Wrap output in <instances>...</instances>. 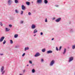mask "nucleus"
Listing matches in <instances>:
<instances>
[{"mask_svg": "<svg viewBox=\"0 0 75 75\" xmlns=\"http://www.w3.org/2000/svg\"><path fill=\"white\" fill-rule=\"evenodd\" d=\"M4 67H2L1 69V72H2V74H4L5 72V71H4Z\"/></svg>", "mask_w": 75, "mask_h": 75, "instance_id": "f257e3e1", "label": "nucleus"}, {"mask_svg": "<svg viewBox=\"0 0 75 75\" xmlns=\"http://www.w3.org/2000/svg\"><path fill=\"white\" fill-rule=\"evenodd\" d=\"M12 3H13V1L11 0H8L7 1L8 4L9 5H11Z\"/></svg>", "mask_w": 75, "mask_h": 75, "instance_id": "f03ea898", "label": "nucleus"}, {"mask_svg": "<svg viewBox=\"0 0 75 75\" xmlns=\"http://www.w3.org/2000/svg\"><path fill=\"white\" fill-rule=\"evenodd\" d=\"M54 63H55V61L54 60H52L50 63V66H52L54 64Z\"/></svg>", "mask_w": 75, "mask_h": 75, "instance_id": "7ed1b4c3", "label": "nucleus"}, {"mask_svg": "<svg viewBox=\"0 0 75 75\" xmlns=\"http://www.w3.org/2000/svg\"><path fill=\"white\" fill-rule=\"evenodd\" d=\"M74 59V57H70L69 58V62H71Z\"/></svg>", "mask_w": 75, "mask_h": 75, "instance_id": "20e7f679", "label": "nucleus"}, {"mask_svg": "<svg viewBox=\"0 0 75 75\" xmlns=\"http://www.w3.org/2000/svg\"><path fill=\"white\" fill-rule=\"evenodd\" d=\"M61 18H58L55 21L56 22H57V23L58 22H59L60 21H61Z\"/></svg>", "mask_w": 75, "mask_h": 75, "instance_id": "39448f33", "label": "nucleus"}, {"mask_svg": "<svg viewBox=\"0 0 75 75\" xmlns=\"http://www.w3.org/2000/svg\"><path fill=\"white\" fill-rule=\"evenodd\" d=\"M52 51L51 50H49L47 51V54H52Z\"/></svg>", "mask_w": 75, "mask_h": 75, "instance_id": "423d86ee", "label": "nucleus"}, {"mask_svg": "<svg viewBox=\"0 0 75 75\" xmlns=\"http://www.w3.org/2000/svg\"><path fill=\"white\" fill-rule=\"evenodd\" d=\"M40 54L39 53L37 52L35 55V57H38V56H40Z\"/></svg>", "mask_w": 75, "mask_h": 75, "instance_id": "0eeeda50", "label": "nucleus"}, {"mask_svg": "<svg viewBox=\"0 0 75 75\" xmlns=\"http://www.w3.org/2000/svg\"><path fill=\"white\" fill-rule=\"evenodd\" d=\"M5 38L4 36H3L0 39V42H2L3 41V40Z\"/></svg>", "mask_w": 75, "mask_h": 75, "instance_id": "6e6552de", "label": "nucleus"}, {"mask_svg": "<svg viewBox=\"0 0 75 75\" xmlns=\"http://www.w3.org/2000/svg\"><path fill=\"white\" fill-rule=\"evenodd\" d=\"M36 27L35 26V25L34 24H32L31 26V28L32 29H34V28H35Z\"/></svg>", "mask_w": 75, "mask_h": 75, "instance_id": "1a4fd4ad", "label": "nucleus"}, {"mask_svg": "<svg viewBox=\"0 0 75 75\" xmlns=\"http://www.w3.org/2000/svg\"><path fill=\"white\" fill-rule=\"evenodd\" d=\"M21 8L22 10H24L25 9V7L23 5H22Z\"/></svg>", "mask_w": 75, "mask_h": 75, "instance_id": "9d476101", "label": "nucleus"}, {"mask_svg": "<svg viewBox=\"0 0 75 75\" xmlns=\"http://www.w3.org/2000/svg\"><path fill=\"white\" fill-rule=\"evenodd\" d=\"M37 3H42V0H37Z\"/></svg>", "mask_w": 75, "mask_h": 75, "instance_id": "9b49d317", "label": "nucleus"}, {"mask_svg": "<svg viewBox=\"0 0 75 75\" xmlns=\"http://www.w3.org/2000/svg\"><path fill=\"white\" fill-rule=\"evenodd\" d=\"M18 35L17 34H16L14 35V38H17L18 37Z\"/></svg>", "mask_w": 75, "mask_h": 75, "instance_id": "f8f14e48", "label": "nucleus"}, {"mask_svg": "<svg viewBox=\"0 0 75 75\" xmlns=\"http://www.w3.org/2000/svg\"><path fill=\"white\" fill-rule=\"evenodd\" d=\"M37 32H38V31L37 30V29H35L34 30L33 33H34V34H35V33H37Z\"/></svg>", "mask_w": 75, "mask_h": 75, "instance_id": "ddd939ff", "label": "nucleus"}, {"mask_svg": "<svg viewBox=\"0 0 75 75\" xmlns=\"http://www.w3.org/2000/svg\"><path fill=\"white\" fill-rule=\"evenodd\" d=\"M29 50V47H26L25 48V51H26V50Z\"/></svg>", "mask_w": 75, "mask_h": 75, "instance_id": "4468645a", "label": "nucleus"}, {"mask_svg": "<svg viewBox=\"0 0 75 75\" xmlns=\"http://www.w3.org/2000/svg\"><path fill=\"white\" fill-rule=\"evenodd\" d=\"M44 3L45 4H47L48 3V1L47 0H44Z\"/></svg>", "mask_w": 75, "mask_h": 75, "instance_id": "2eb2a0df", "label": "nucleus"}, {"mask_svg": "<svg viewBox=\"0 0 75 75\" xmlns=\"http://www.w3.org/2000/svg\"><path fill=\"white\" fill-rule=\"evenodd\" d=\"M10 29H8L7 28H6V31H10Z\"/></svg>", "mask_w": 75, "mask_h": 75, "instance_id": "dca6fc26", "label": "nucleus"}, {"mask_svg": "<svg viewBox=\"0 0 75 75\" xmlns=\"http://www.w3.org/2000/svg\"><path fill=\"white\" fill-rule=\"evenodd\" d=\"M26 3L27 5L29 6L30 5V2H26Z\"/></svg>", "mask_w": 75, "mask_h": 75, "instance_id": "f3484780", "label": "nucleus"}, {"mask_svg": "<svg viewBox=\"0 0 75 75\" xmlns=\"http://www.w3.org/2000/svg\"><path fill=\"white\" fill-rule=\"evenodd\" d=\"M32 73H34V72H35V69H33L32 70Z\"/></svg>", "mask_w": 75, "mask_h": 75, "instance_id": "a211bd4d", "label": "nucleus"}, {"mask_svg": "<svg viewBox=\"0 0 75 75\" xmlns=\"http://www.w3.org/2000/svg\"><path fill=\"white\" fill-rule=\"evenodd\" d=\"M75 45H73L72 46V49H73V50H74V49H75Z\"/></svg>", "mask_w": 75, "mask_h": 75, "instance_id": "6ab92c4d", "label": "nucleus"}, {"mask_svg": "<svg viewBox=\"0 0 75 75\" xmlns=\"http://www.w3.org/2000/svg\"><path fill=\"white\" fill-rule=\"evenodd\" d=\"M65 52H66V49H64V52H63V54H65Z\"/></svg>", "mask_w": 75, "mask_h": 75, "instance_id": "aec40b11", "label": "nucleus"}, {"mask_svg": "<svg viewBox=\"0 0 75 75\" xmlns=\"http://www.w3.org/2000/svg\"><path fill=\"white\" fill-rule=\"evenodd\" d=\"M42 52H44L45 51V48L43 49L42 50Z\"/></svg>", "mask_w": 75, "mask_h": 75, "instance_id": "412c9836", "label": "nucleus"}, {"mask_svg": "<svg viewBox=\"0 0 75 75\" xmlns=\"http://www.w3.org/2000/svg\"><path fill=\"white\" fill-rule=\"evenodd\" d=\"M15 3H18V0H15Z\"/></svg>", "mask_w": 75, "mask_h": 75, "instance_id": "4be33fe9", "label": "nucleus"}, {"mask_svg": "<svg viewBox=\"0 0 75 75\" xmlns=\"http://www.w3.org/2000/svg\"><path fill=\"white\" fill-rule=\"evenodd\" d=\"M10 44H13V40H10Z\"/></svg>", "mask_w": 75, "mask_h": 75, "instance_id": "5701e85b", "label": "nucleus"}, {"mask_svg": "<svg viewBox=\"0 0 75 75\" xmlns=\"http://www.w3.org/2000/svg\"><path fill=\"white\" fill-rule=\"evenodd\" d=\"M6 43V40H4L3 42V44H5Z\"/></svg>", "mask_w": 75, "mask_h": 75, "instance_id": "b1692460", "label": "nucleus"}, {"mask_svg": "<svg viewBox=\"0 0 75 75\" xmlns=\"http://www.w3.org/2000/svg\"><path fill=\"white\" fill-rule=\"evenodd\" d=\"M70 31L71 33H72V32H73V31H74L73 30H72V29H70Z\"/></svg>", "mask_w": 75, "mask_h": 75, "instance_id": "393cba45", "label": "nucleus"}, {"mask_svg": "<svg viewBox=\"0 0 75 75\" xmlns=\"http://www.w3.org/2000/svg\"><path fill=\"white\" fill-rule=\"evenodd\" d=\"M28 15H29V16H31V12H29Z\"/></svg>", "mask_w": 75, "mask_h": 75, "instance_id": "a878e982", "label": "nucleus"}, {"mask_svg": "<svg viewBox=\"0 0 75 75\" xmlns=\"http://www.w3.org/2000/svg\"><path fill=\"white\" fill-rule=\"evenodd\" d=\"M15 12L16 13H18V11L17 10H15Z\"/></svg>", "mask_w": 75, "mask_h": 75, "instance_id": "bb28decb", "label": "nucleus"}, {"mask_svg": "<svg viewBox=\"0 0 75 75\" xmlns=\"http://www.w3.org/2000/svg\"><path fill=\"white\" fill-rule=\"evenodd\" d=\"M0 25L1 26H3V24L1 22H0Z\"/></svg>", "mask_w": 75, "mask_h": 75, "instance_id": "cd10ccee", "label": "nucleus"}, {"mask_svg": "<svg viewBox=\"0 0 75 75\" xmlns=\"http://www.w3.org/2000/svg\"><path fill=\"white\" fill-rule=\"evenodd\" d=\"M29 63L30 64H33V63L31 61H29Z\"/></svg>", "mask_w": 75, "mask_h": 75, "instance_id": "c85d7f7f", "label": "nucleus"}, {"mask_svg": "<svg viewBox=\"0 0 75 75\" xmlns=\"http://www.w3.org/2000/svg\"><path fill=\"white\" fill-rule=\"evenodd\" d=\"M23 11H21V14H23Z\"/></svg>", "mask_w": 75, "mask_h": 75, "instance_id": "c756f323", "label": "nucleus"}, {"mask_svg": "<svg viewBox=\"0 0 75 75\" xmlns=\"http://www.w3.org/2000/svg\"><path fill=\"white\" fill-rule=\"evenodd\" d=\"M20 23L21 24H23V21H21L20 22Z\"/></svg>", "mask_w": 75, "mask_h": 75, "instance_id": "7c9ffc66", "label": "nucleus"}, {"mask_svg": "<svg viewBox=\"0 0 75 75\" xmlns=\"http://www.w3.org/2000/svg\"><path fill=\"white\" fill-rule=\"evenodd\" d=\"M25 55V53H24L22 55V57H24Z\"/></svg>", "mask_w": 75, "mask_h": 75, "instance_id": "2f4dec72", "label": "nucleus"}, {"mask_svg": "<svg viewBox=\"0 0 75 75\" xmlns=\"http://www.w3.org/2000/svg\"><path fill=\"white\" fill-rule=\"evenodd\" d=\"M45 23H47V18L45 19Z\"/></svg>", "mask_w": 75, "mask_h": 75, "instance_id": "473e14b6", "label": "nucleus"}, {"mask_svg": "<svg viewBox=\"0 0 75 75\" xmlns=\"http://www.w3.org/2000/svg\"><path fill=\"white\" fill-rule=\"evenodd\" d=\"M9 27H12V25H9Z\"/></svg>", "mask_w": 75, "mask_h": 75, "instance_id": "72a5a7b5", "label": "nucleus"}, {"mask_svg": "<svg viewBox=\"0 0 75 75\" xmlns=\"http://www.w3.org/2000/svg\"><path fill=\"white\" fill-rule=\"evenodd\" d=\"M56 51H58V47H56Z\"/></svg>", "mask_w": 75, "mask_h": 75, "instance_id": "f704fd0d", "label": "nucleus"}, {"mask_svg": "<svg viewBox=\"0 0 75 75\" xmlns=\"http://www.w3.org/2000/svg\"><path fill=\"white\" fill-rule=\"evenodd\" d=\"M61 48H62V47L61 46H60V47H59V50H61Z\"/></svg>", "mask_w": 75, "mask_h": 75, "instance_id": "c9c22d12", "label": "nucleus"}, {"mask_svg": "<svg viewBox=\"0 0 75 75\" xmlns=\"http://www.w3.org/2000/svg\"><path fill=\"white\" fill-rule=\"evenodd\" d=\"M43 61H44V60H43V59H42L41 60V62H43Z\"/></svg>", "mask_w": 75, "mask_h": 75, "instance_id": "e433bc0d", "label": "nucleus"}, {"mask_svg": "<svg viewBox=\"0 0 75 75\" xmlns=\"http://www.w3.org/2000/svg\"><path fill=\"white\" fill-rule=\"evenodd\" d=\"M25 70L24 69L23 70V72H25Z\"/></svg>", "mask_w": 75, "mask_h": 75, "instance_id": "4c0bfd02", "label": "nucleus"}, {"mask_svg": "<svg viewBox=\"0 0 75 75\" xmlns=\"http://www.w3.org/2000/svg\"><path fill=\"white\" fill-rule=\"evenodd\" d=\"M40 35H43V33L42 32L40 33Z\"/></svg>", "mask_w": 75, "mask_h": 75, "instance_id": "58836bf2", "label": "nucleus"}, {"mask_svg": "<svg viewBox=\"0 0 75 75\" xmlns=\"http://www.w3.org/2000/svg\"><path fill=\"white\" fill-rule=\"evenodd\" d=\"M55 7H58V6H58V5H55Z\"/></svg>", "mask_w": 75, "mask_h": 75, "instance_id": "ea45409f", "label": "nucleus"}, {"mask_svg": "<svg viewBox=\"0 0 75 75\" xmlns=\"http://www.w3.org/2000/svg\"><path fill=\"white\" fill-rule=\"evenodd\" d=\"M15 48H18V47L17 46H16L15 47Z\"/></svg>", "mask_w": 75, "mask_h": 75, "instance_id": "a19ab883", "label": "nucleus"}, {"mask_svg": "<svg viewBox=\"0 0 75 75\" xmlns=\"http://www.w3.org/2000/svg\"><path fill=\"white\" fill-rule=\"evenodd\" d=\"M0 55H3V54H0Z\"/></svg>", "mask_w": 75, "mask_h": 75, "instance_id": "79ce46f5", "label": "nucleus"}, {"mask_svg": "<svg viewBox=\"0 0 75 75\" xmlns=\"http://www.w3.org/2000/svg\"><path fill=\"white\" fill-rule=\"evenodd\" d=\"M54 40V38H53L52 39V40Z\"/></svg>", "mask_w": 75, "mask_h": 75, "instance_id": "37998d69", "label": "nucleus"}, {"mask_svg": "<svg viewBox=\"0 0 75 75\" xmlns=\"http://www.w3.org/2000/svg\"><path fill=\"white\" fill-rule=\"evenodd\" d=\"M19 75H23V74H19Z\"/></svg>", "mask_w": 75, "mask_h": 75, "instance_id": "c03bdc74", "label": "nucleus"}, {"mask_svg": "<svg viewBox=\"0 0 75 75\" xmlns=\"http://www.w3.org/2000/svg\"><path fill=\"white\" fill-rule=\"evenodd\" d=\"M35 35H34V37H35Z\"/></svg>", "mask_w": 75, "mask_h": 75, "instance_id": "a18cd8bd", "label": "nucleus"}, {"mask_svg": "<svg viewBox=\"0 0 75 75\" xmlns=\"http://www.w3.org/2000/svg\"><path fill=\"white\" fill-rule=\"evenodd\" d=\"M55 18H53V20H54V19H55Z\"/></svg>", "mask_w": 75, "mask_h": 75, "instance_id": "49530a36", "label": "nucleus"}, {"mask_svg": "<svg viewBox=\"0 0 75 75\" xmlns=\"http://www.w3.org/2000/svg\"><path fill=\"white\" fill-rule=\"evenodd\" d=\"M29 66V65H27V67H28V66Z\"/></svg>", "mask_w": 75, "mask_h": 75, "instance_id": "de8ad7c7", "label": "nucleus"}, {"mask_svg": "<svg viewBox=\"0 0 75 75\" xmlns=\"http://www.w3.org/2000/svg\"><path fill=\"white\" fill-rule=\"evenodd\" d=\"M68 48L69 49V48H70L69 47H68Z\"/></svg>", "mask_w": 75, "mask_h": 75, "instance_id": "09e8293b", "label": "nucleus"}, {"mask_svg": "<svg viewBox=\"0 0 75 75\" xmlns=\"http://www.w3.org/2000/svg\"><path fill=\"white\" fill-rule=\"evenodd\" d=\"M32 3H33V2H32Z\"/></svg>", "mask_w": 75, "mask_h": 75, "instance_id": "8fccbe9b", "label": "nucleus"}, {"mask_svg": "<svg viewBox=\"0 0 75 75\" xmlns=\"http://www.w3.org/2000/svg\"><path fill=\"white\" fill-rule=\"evenodd\" d=\"M34 64H32V65H34Z\"/></svg>", "mask_w": 75, "mask_h": 75, "instance_id": "3c124183", "label": "nucleus"}]
</instances>
